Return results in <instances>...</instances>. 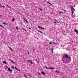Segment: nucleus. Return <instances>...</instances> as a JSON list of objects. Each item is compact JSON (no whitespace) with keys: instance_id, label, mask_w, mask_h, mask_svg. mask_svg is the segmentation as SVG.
<instances>
[{"instance_id":"obj_4","label":"nucleus","mask_w":78,"mask_h":78,"mask_svg":"<svg viewBox=\"0 0 78 78\" xmlns=\"http://www.w3.org/2000/svg\"><path fill=\"white\" fill-rule=\"evenodd\" d=\"M37 31H38L40 33H41V34H44V33H43V32H42V31H41L40 30H37Z\"/></svg>"},{"instance_id":"obj_5","label":"nucleus","mask_w":78,"mask_h":78,"mask_svg":"<svg viewBox=\"0 0 78 78\" xmlns=\"http://www.w3.org/2000/svg\"><path fill=\"white\" fill-rule=\"evenodd\" d=\"M74 31L75 32H76V33L78 34V31L76 30H74Z\"/></svg>"},{"instance_id":"obj_15","label":"nucleus","mask_w":78,"mask_h":78,"mask_svg":"<svg viewBox=\"0 0 78 78\" xmlns=\"http://www.w3.org/2000/svg\"><path fill=\"white\" fill-rule=\"evenodd\" d=\"M53 23H59V22H53Z\"/></svg>"},{"instance_id":"obj_41","label":"nucleus","mask_w":78,"mask_h":78,"mask_svg":"<svg viewBox=\"0 0 78 78\" xmlns=\"http://www.w3.org/2000/svg\"><path fill=\"white\" fill-rule=\"evenodd\" d=\"M33 50L34 51V49H33Z\"/></svg>"},{"instance_id":"obj_36","label":"nucleus","mask_w":78,"mask_h":78,"mask_svg":"<svg viewBox=\"0 0 78 78\" xmlns=\"http://www.w3.org/2000/svg\"><path fill=\"white\" fill-rule=\"evenodd\" d=\"M28 76H30V75H29V74H27Z\"/></svg>"},{"instance_id":"obj_21","label":"nucleus","mask_w":78,"mask_h":78,"mask_svg":"<svg viewBox=\"0 0 78 78\" xmlns=\"http://www.w3.org/2000/svg\"><path fill=\"white\" fill-rule=\"evenodd\" d=\"M38 27L39 28H42V27H40V26H38Z\"/></svg>"},{"instance_id":"obj_1","label":"nucleus","mask_w":78,"mask_h":78,"mask_svg":"<svg viewBox=\"0 0 78 78\" xmlns=\"http://www.w3.org/2000/svg\"><path fill=\"white\" fill-rule=\"evenodd\" d=\"M45 68H46V69H51L52 70H53V69H55V68H52L51 67L49 68H48L47 67V66H45Z\"/></svg>"},{"instance_id":"obj_16","label":"nucleus","mask_w":78,"mask_h":78,"mask_svg":"<svg viewBox=\"0 0 78 78\" xmlns=\"http://www.w3.org/2000/svg\"><path fill=\"white\" fill-rule=\"evenodd\" d=\"M15 69H16V70H18V69H17V67H15Z\"/></svg>"},{"instance_id":"obj_43","label":"nucleus","mask_w":78,"mask_h":78,"mask_svg":"<svg viewBox=\"0 0 78 78\" xmlns=\"http://www.w3.org/2000/svg\"><path fill=\"white\" fill-rule=\"evenodd\" d=\"M58 13H61V12H58Z\"/></svg>"},{"instance_id":"obj_33","label":"nucleus","mask_w":78,"mask_h":78,"mask_svg":"<svg viewBox=\"0 0 78 78\" xmlns=\"http://www.w3.org/2000/svg\"><path fill=\"white\" fill-rule=\"evenodd\" d=\"M23 30H25V31H26V30H25V29L23 28Z\"/></svg>"},{"instance_id":"obj_18","label":"nucleus","mask_w":78,"mask_h":78,"mask_svg":"<svg viewBox=\"0 0 78 78\" xmlns=\"http://www.w3.org/2000/svg\"><path fill=\"white\" fill-rule=\"evenodd\" d=\"M55 72H56V73H60V72H58V71L57 70L55 71Z\"/></svg>"},{"instance_id":"obj_19","label":"nucleus","mask_w":78,"mask_h":78,"mask_svg":"<svg viewBox=\"0 0 78 78\" xmlns=\"http://www.w3.org/2000/svg\"><path fill=\"white\" fill-rule=\"evenodd\" d=\"M0 26H1V27H2V28H4L3 26L2 25H1V24H0Z\"/></svg>"},{"instance_id":"obj_23","label":"nucleus","mask_w":78,"mask_h":78,"mask_svg":"<svg viewBox=\"0 0 78 78\" xmlns=\"http://www.w3.org/2000/svg\"><path fill=\"white\" fill-rule=\"evenodd\" d=\"M68 59H69V60H71V59L70 57H68Z\"/></svg>"},{"instance_id":"obj_44","label":"nucleus","mask_w":78,"mask_h":78,"mask_svg":"<svg viewBox=\"0 0 78 78\" xmlns=\"http://www.w3.org/2000/svg\"><path fill=\"white\" fill-rule=\"evenodd\" d=\"M0 17H2V16L0 15Z\"/></svg>"},{"instance_id":"obj_13","label":"nucleus","mask_w":78,"mask_h":78,"mask_svg":"<svg viewBox=\"0 0 78 78\" xmlns=\"http://www.w3.org/2000/svg\"><path fill=\"white\" fill-rule=\"evenodd\" d=\"M3 63L4 64H6V62L5 61L3 62Z\"/></svg>"},{"instance_id":"obj_47","label":"nucleus","mask_w":78,"mask_h":78,"mask_svg":"<svg viewBox=\"0 0 78 78\" xmlns=\"http://www.w3.org/2000/svg\"><path fill=\"white\" fill-rule=\"evenodd\" d=\"M0 6H2V5H1L0 4Z\"/></svg>"},{"instance_id":"obj_40","label":"nucleus","mask_w":78,"mask_h":78,"mask_svg":"<svg viewBox=\"0 0 78 78\" xmlns=\"http://www.w3.org/2000/svg\"><path fill=\"white\" fill-rule=\"evenodd\" d=\"M64 11H65L66 12V10H64Z\"/></svg>"},{"instance_id":"obj_34","label":"nucleus","mask_w":78,"mask_h":78,"mask_svg":"<svg viewBox=\"0 0 78 78\" xmlns=\"http://www.w3.org/2000/svg\"><path fill=\"white\" fill-rule=\"evenodd\" d=\"M61 12V13H62V14H63V12Z\"/></svg>"},{"instance_id":"obj_32","label":"nucleus","mask_w":78,"mask_h":78,"mask_svg":"<svg viewBox=\"0 0 78 78\" xmlns=\"http://www.w3.org/2000/svg\"><path fill=\"white\" fill-rule=\"evenodd\" d=\"M53 44H56V43H55V42H54V41H53Z\"/></svg>"},{"instance_id":"obj_24","label":"nucleus","mask_w":78,"mask_h":78,"mask_svg":"<svg viewBox=\"0 0 78 78\" xmlns=\"http://www.w3.org/2000/svg\"><path fill=\"white\" fill-rule=\"evenodd\" d=\"M1 7H2V8H5V6H1Z\"/></svg>"},{"instance_id":"obj_9","label":"nucleus","mask_w":78,"mask_h":78,"mask_svg":"<svg viewBox=\"0 0 78 78\" xmlns=\"http://www.w3.org/2000/svg\"><path fill=\"white\" fill-rule=\"evenodd\" d=\"M8 71L10 72H12V70H11V68H8Z\"/></svg>"},{"instance_id":"obj_2","label":"nucleus","mask_w":78,"mask_h":78,"mask_svg":"<svg viewBox=\"0 0 78 78\" xmlns=\"http://www.w3.org/2000/svg\"><path fill=\"white\" fill-rule=\"evenodd\" d=\"M68 58V55L66 54H65V55L63 56L62 57V61H63V58Z\"/></svg>"},{"instance_id":"obj_14","label":"nucleus","mask_w":78,"mask_h":78,"mask_svg":"<svg viewBox=\"0 0 78 78\" xmlns=\"http://www.w3.org/2000/svg\"><path fill=\"white\" fill-rule=\"evenodd\" d=\"M16 30H18L19 29V27H18L17 26L16 27Z\"/></svg>"},{"instance_id":"obj_42","label":"nucleus","mask_w":78,"mask_h":78,"mask_svg":"<svg viewBox=\"0 0 78 78\" xmlns=\"http://www.w3.org/2000/svg\"><path fill=\"white\" fill-rule=\"evenodd\" d=\"M12 67V69H14V67Z\"/></svg>"},{"instance_id":"obj_7","label":"nucleus","mask_w":78,"mask_h":78,"mask_svg":"<svg viewBox=\"0 0 78 78\" xmlns=\"http://www.w3.org/2000/svg\"><path fill=\"white\" fill-rule=\"evenodd\" d=\"M41 74L43 75H45V73L44 72L42 71L41 72Z\"/></svg>"},{"instance_id":"obj_30","label":"nucleus","mask_w":78,"mask_h":78,"mask_svg":"<svg viewBox=\"0 0 78 78\" xmlns=\"http://www.w3.org/2000/svg\"><path fill=\"white\" fill-rule=\"evenodd\" d=\"M24 76H25V77H27V76H26L24 74Z\"/></svg>"},{"instance_id":"obj_3","label":"nucleus","mask_w":78,"mask_h":78,"mask_svg":"<svg viewBox=\"0 0 78 78\" xmlns=\"http://www.w3.org/2000/svg\"><path fill=\"white\" fill-rule=\"evenodd\" d=\"M27 61H28V62H29L31 63V64H33V62H31V60H28Z\"/></svg>"},{"instance_id":"obj_6","label":"nucleus","mask_w":78,"mask_h":78,"mask_svg":"<svg viewBox=\"0 0 78 78\" xmlns=\"http://www.w3.org/2000/svg\"><path fill=\"white\" fill-rule=\"evenodd\" d=\"M8 48H9L10 50H11V51H13V50H12V48H11L10 47H9V46H8Z\"/></svg>"},{"instance_id":"obj_20","label":"nucleus","mask_w":78,"mask_h":78,"mask_svg":"<svg viewBox=\"0 0 78 78\" xmlns=\"http://www.w3.org/2000/svg\"><path fill=\"white\" fill-rule=\"evenodd\" d=\"M14 18H13L12 19V22H14Z\"/></svg>"},{"instance_id":"obj_28","label":"nucleus","mask_w":78,"mask_h":78,"mask_svg":"<svg viewBox=\"0 0 78 78\" xmlns=\"http://www.w3.org/2000/svg\"><path fill=\"white\" fill-rule=\"evenodd\" d=\"M27 52H28V53H27L28 55H29V51H27Z\"/></svg>"},{"instance_id":"obj_46","label":"nucleus","mask_w":78,"mask_h":78,"mask_svg":"<svg viewBox=\"0 0 78 78\" xmlns=\"http://www.w3.org/2000/svg\"><path fill=\"white\" fill-rule=\"evenodd\" d=\"M74 7H75V5H74Z\"/></svg>"},{"instance_id":"obj_48","label":"nucleus","mask_w":78,"mask_h":78,"mask_svg":"<svg viewBox=\"0 0 78 78\" xmlns=\"http://www.w3.org/2000/svg\"><path fill=\"white\" fill-rule=\"evenodd\" d=\"M72 17H73V16H72Z\"/></svg>"},{"instance_id":"obj_10","label":"nucleus","mask_w":78,"mask_h":78,"mask_svg":"<svg viewBox=\"0 0 78 78\" xmlns=\"http://www.w3.org/2000/svg\"><path fill=\"white\" fill-rule=\"evenodd\" d=\"M71 11L72 12V15H73V9H72Z\"/></svg>"},{"instance_id":"obj_45","label":"nucleus","mask_w":78,"mask_h":78,"mask_svg":"<svg viewBox=\"0 0 78 78\" xmlns=\"http://www.w3.org/2000/svg\"><path fill=\"white\" fill-rule=\"evenodd\" d=\"M61 46H63V47H64L65 46H64V45H62Z\"/></svg>"},{"instance_id":"obj_17","label":"nucleus","mask_w":78,"mask_h":78,"mask_svg":"<svg viewBox=\"0 0 78 78\" xmlns=\"http://www.w3.org/2000/svg\"><path fill=\"white\" fill-rule=\"evenodd\" d=\"M53 44V42H50L49 43V44H50V45H51V44Z\"/></svg>"},{"instance_id":"obj_27","label":"nucleus","mask_w":78,"mask_h":78,"mask_svg":"<svg viewBox=\"0 0 78 78\" xmlns=\"http://www.w3.org/2000/svg\"><path fill=\"white\" fill-rule=\"evenodd\" d=\"M38 74H39V75H41V74L40 73H38Z\"/></svg>"},{"instance_id":"obj_8","label":"nucleus","mask_w":78,"mask_h":78,"mask_svg":"<svg viewBox=\"0 0 78 78\" xmlns=\"http://www.w3.org/2000/svg\"><path fill=\"white\" fill-rule=\"evenodd\" d=\"M47 3H48V4H49V5H51V6L53 5L51 4L48 2H47Z\"/></svg>"},{"instance_id":"obj_26","label":"nucleus","mask_w":78,"mask_h":78,"mask_svg":"<svg viewBox=\"0 0 78 78\" xmlns=\"http://www.w3.org/2000/svg\"><path fill=\"white\" fill-rule=\"evenodd\" d=\"M41 29H43V30L45 29V28H44L41 27Z\"/></svg>"},{"instance_id":"obj_31","label":"nucleus","mask_w":78,"mask_h":78,"mask_svg":"<svg viewBox=\"0 0 78 78\" xmlns=\"http://www.w3.org/2000/svg\"><path fill=\"white\" fill-rule=\"evenodd\" d=\"M40 10L41 11H42V10L41 9H40Z\"/></svg>"},{"instance_id":"obj_39","label":"nucleus","mask_w":78,"mask_h":78,"mask_svg":"<svg viewBox=\"0 0 78 78\" xmlns=\"http://www.w3.org/2000/svg\"><path fill=\"white\" fill-rule=\"evenodd\" d=\"M55 22H56V20H55Z\"/></svg>"},{"instance_id":"obj_38","label":"nucleus","mask_w":78,"mask_h":78,"mask_svg":"<svg viewBox=\"0 0 78 78\" xmlns=\"http://www.w3.org/2000/svg\"><path fill=\"white\" fill-rule=\"evenodd\" d=\"M7 7H8V8H9V6H8V5H7Z\"/></svg>"},{"instance_id":"obj_25","label":"nucleus","mask_w":78,"mask_h":78,"mask_svg":"<svg viewBox=\"0 0 78 78\" xmlns=\"http://www.w3.org/2000/svg\"><path fill=\"white\" fill-rule=\"evenodd\" d=\"M2 24H3L4 25H6V23H2Z\"/></svg>"},{"instance_id":"obj_29","label":"nucleus","mask_w":78,"mask_h":78,"mask_svg":"<svg viewBox=\"0 0 78 78\" xmlns=\"http://www.w3.org/2000/svg\"><path fill=\"white\" fill-rule=\"evenodd\" d=\"M12 63H14L15 62L14 61H12Z\"/></svg>"},{"instance_id":"obj_35","label":"nucleus","mask_w":78,"mask_h":78,"mask_svg":"<svg viewBox=\"0 0 78 78\" xmlns=\"http://www.w3.org/2000/svg\"><path fill=\"white\" fill-rule=\"evenodd\" d=\"M9 60H10V61H11V62H12V60H11L10 59Z\"/></svg>"},{"instance_id":"obj_22","label":"nucleus","mask_w":78,"mask_h":78,"mask_svg":"<svg viewBox=\"0 0 78 78\" xmlns=\"http://www.w3.org/2000/svg\"><path fill=\"white\" fill-rule=\"evenodd\" d=\"M51 51H52V52H53V49H51Z\"/></svg>"},{"instance_id":"obj_37","label":"nucleus","mask_w":78,"mask_h":78,"mask_svg":"<svg viewBox=\"0 0 78 78\" xmlns=\"http://www.w3.org/2000/svg\"><path fill=\"white\" fill-rule=\"evenodd\" d=\"M2 42H3V43H4V44H6V43H5V42H3V41Z\"/></svg>"},{"instance_id":"obj_12","label":"nucleus","mask_w":78,"mask_h":78,"mask_svg":"<svg viewBox=\"0 0 78 78\" xmlns=\"http://www.w3.org/2000/svg\"><path fill=\"white\" fill-rule=\"evenodd\" d=\"M24 21L26 22H27V23H28V21H27V20H25V19H24Z\"/></svg>"},{"instance_id":"obj_11","label":"nucleus","mask_w":78,"mask_h":78,"mask_svg":"<svg viewBox=\"0 0 78 78\" xmlns=\"http://www.w3.org/2000/svg\"><path fill=\"white\" fill-rule=\"evenodd\" d=\"M71 8H72V9H73V10L74 11H75V9L73 8V7H72Z\"/></svg>"}]
</instances>
